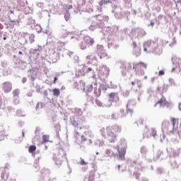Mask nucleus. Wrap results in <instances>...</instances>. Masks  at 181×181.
I'll return each instance as SVG.
<instances>
[{
  "label": "nucleus",
  "instance_id": "338daca9",
  "mask_svg": "<svg viewBox=\"0 0 181 181\" xmlns=\"http://www.w3.org/2000/svg\"><path fill=\"white\" fill-rule=\"evenodd\" d=\"M73 57H74V63H78V61L80 60V59L78 58V56L74 55Z\"/></svg>",
  "mask_w": 181,
  "mask_h": 181
},
{
  "label": "nucleus",
  "instance_id": "c9c22d12",
  "mask_svg": "<svg viewBox=\"0 0 181 181\" xmlns=\"http://www.w3.org/2000/svg\"><path fill=\"white\" fill-rule=\"evenodd\" d=\"M81 76H86V72L84 71V68L78 69V71L76 72V77H80Z\"/></svg>",
  "mask_w": 181,
  "mask_h": 181
},
{
  "label": "nucleus",
  "instance_id": "680f3d73",
  "mask_svg": "<svg viewBox=\"0 0 181 181\" xmlns=\"http://www.w3.org/2000/svg\"><path fill=\"white\" fill-rule=\"evenodd\" d=\"M134 176H135L136 179H139L140 176H141V173H138V171H135L134 173Z\"/></svg>",
  "mask_w": 181,
  "mask_h": 181
},
{
  "label": "nucleus",
  "instance_id": "b1692460",
  "mask_svg": "<svg viewBox=\"0 0 181 181\" xmlns=\"http://www.w3.org/2000/svg\"><path fill=\"white\" fill-rule=\"evenodd\" d=\"M112 1L114 0H100L98 4L99 6H97V11H98V12H101V11H103L101 6H103L104 4L107 5V4H112Z\"/></svg>",
  "mask_w": 181,
  "mask_h": 181
},
{
  "label": "nucleus",
  "instance_id": "9b49d317",
  "mask_svg": "<svg viewBox=\"0 0 181 181\" xmlns=\"http://www.w3.org/2000/svg\"><path fill=\"white\" fill-rule=\"evenodd\" d=\"M133 69L136 71L137 76H144L145 74V69L146 65L144 62H139L137 64H133Z\"/></svg>",
  "mask_w": 181,
  "mask_h": 181
},
{
  "label": "nucleus",
  "instance_id": "0eeeda50",
  "mask_svg": "<svg viewBox=\"0 0 181 181\" xmlns=\"http://www.w3.org/2000/svg\"><path fill=\"white\" fill-rule=\"evenodd\" d=\"M70 122L75 128H81V125H84L86 124V117L71 116Z\"/></svg>",
  "mask_w": 181,
  "mask_h": 181
},
{
  "label": "nucleus",
  "instance_id": "39448f33",
  "mask_svg": "<svg viewBox=\"0 0 181 181\" xmlns=\"http://www.w3.org/2000/svg\"><path fill=\"white\" fill-rule=\"evenodd\" d=\"M115 67H119L121 69L122 75L125 77L128 71L132 69V65L129 62L125 61H119L115 63Z\"/></svg>",
  "mask_w": 181,
  "mask_h": 181
},
{
  "label": "nucleus",
  "instance_id": "ea45409f",
  "mask_svg": "<svg viewBox=\"0 0 181 181\" xmlns=\"http://www.w3.org/2000/svg\"><path fill=\"white\" fill-rule=\"evenodd\" d=\"M144 94V92L142 90H136L135 95L137 97L138 101H141V95Z\"/></svg>",
  "mask_w": 181,
  "mask_h": 181
},
{
  "label": "nucleus",
  "instance_id": "a878e982",
  "mask_svg": "<svg viewBox=\"0 0 181 181\" xmlns=\"http://www.w3.org/2000/svg\"><path fill=\"white\" fill-rule=\"evenodd\" d=\"M28 72H30V74H28V77L30 78V81H35V80H36V77H37L36 71L33 69H30Z\"/></svg>",
  "mask_w": 181,
  "mask_h": 181
},
{
  "label": "nucleus",
  "instance_id": "4be33fe9",
  "mask_svg": "<svg viewBox=\"0 0 181 181\" xmlns=\"http://www.w3.org/2000/svg\"><path fill=\"white\" fill-rule=\"evenodd\" d=\"M133 32H135L137 34V37H144V36H146V31H145L144 28H134Z\"/></svg>",
  "mask_w": 181,
  "mask_h": 181
},
{
  "label": "nucleus",
  "instance_id": "c85d7f7f",
  "mask_svg": "<svg viewBox=\"0 0 181 181\" xmlns=\"http://www.w3.org/2000/svg\"><path fill=\"white\" fill-rule=\"evenodd\" d=\"M1 179L4 181H6L9 179V172L8 171V168H4L1 173Z\"/></svg>",
  "mask_w": 181,
  "mask_h": 181
},
{
  "label": "nucleus",
  "instance_id": "1a4fd4ad",
  "mask_svg": "<svg viewBox=\"0 0 181 181\" xmlns=\"http://www.w3.org/2000/svg\"><path fill=\"white\" fill-rule=\"evenodd\" d=\"M105 31L109 35H107V47L109 49L114 47V28L111 26H107Z\"/></svg>",
  "mask_w": 181,
  "mask_h": 181
},
{
  "label": "nucleus",
  "instance_id": "393cba45",
  "mask_svg": "<svg viewBox=\"0 0 181 181\" xmlns=\"http://www.w3.org/2000/svg\"><path fill=\"white\" fill-rule=\"evenodd\" d=\"M158 104H160V107H169V103L168 101H166V98L165 97H163L159 100L154 105V107H156Z\"/></svg>",
  "mask_w": 181,
  "mask_h": 181
},
{
  "label": "nucleus",
  "instance_id": "f704fd0d",
  "mask_svg": "<svg viewBox=\"0 0 181 181\" xmlns=\"http://www.w3.org/2000/svg\"><path fill=\"white\" fill-rule=\"evenodd\" d=\"M112 127H107L106 128V132H107V136H114V132H112Z\"/></svg>",
  "mask_w": 181,
  "mask_h": 181
},
{
  "label": "nucleus",
  "instance_id": "49530a36",
  "mask_svg": "<svg viewBox=\"0 0 181 181\" xmlns=\"http://www.w3.org/2000/svg\"><path fill=\"white\" fill-rule=\"evenodd\" d=\"M35 151H36V146H30L28 148V152L30 153H33L35 152Z\"/></svg>",
  "mask_w": 181,
  "mask_h": 181
},
{
  "label": "nucleus",
  "instance_id": "423d86ee",
  "mask_svg": "<svg viewBox=\"0 0 181 181\" xmlns=\"http://www.w3.org/2000/svg\"><path fill=\"white\" fill-rule=\"evenodd\" d=\"M8 21L4 23L6 29H15V28H19L21 23V18L17 19H13L12 16H8Z\"/></svg>",
  "mask_w": 181,
  "mask_h": 181
},
{
  "label": "nucleus",
  "instance_id": "f257e3e1",
  "mask_svg": "<svg viewBox=\"0 0 181 181\" xmlns=\"http://www.w3.org/2000/svg\"><path fill=\"white\" fill-rule=\"evenodd\" d=\"M110 74V68L103 66L98 72V77L100 80L103 82V83H100L99 88L97 89V83H94L95 86L94 88V95H95L96 98L100 97L101 91H104L107 90V88H114V86H112V81H110V85H107V78Z\"/></svg>",
  "mask_w": 181,
  "mask_h": 181
},
{
  "label": "nucleus",
  "instance_id": "20e7f679",
  "mask_svg": "<svg viewBox=\"0 0 181 181\" xmlns=\"http://www.w3.org/2000/svg\"><path fill=\"white\" fill-rule=\"evenodd\" d=\"M66 156V151H64L63 148H59L58 150V152L56 153L53 156V159L57 166H62V165H63V162L67 159Z\"/></svg>",
  "mask_w": 181,
  "mask_h": 181
},
{
  "label": "nucleus",
  "instance_id": "6ab92c4d",
  "mask_svg": "<svg viewBox=\"0 0 181 181\" xmlns=\"http://www.w3.org/2000/svg\"><path fill=\"white\" fill-rule=\"evenodd\" d=\"M132 46L133 47L134 56H136V57L141 56V45H139V44H136V42L133 41Z\"/></svg>",
  "mask_w": 181,
  "mask_h": 181
},
{
  "label": "nucleus",
  "instance_id": "de8ad7c7",
  "mask_svg": "<svg viewBox=\"0 0 181 181\" xmlns=\"http://www.w3.org/2000/svg\"><path fill=\"white\" fill-rule=\"evenodd\" d=\"M158 132L156 131V129L152 127L151 132V136H156Z\"/></svg>",
  "mask_w": 181,
  "mask_h": 181
},
{
  "label": "nucleus",
  "instance_id": "2eb2a0df",
  "mask_svg": "<svg viewBox=\"0 0 181 181\" xmlns=\"http://www.w3.org/2000/svg\"><path fill=\"white\" fill-rule=\"evenodd\" d=\"M114 89L116 90L114 93V103L115 107H119L121 105L122 103L121 100H119V96H118V93H121V86L118 85L114 86Z\"/></svg>",
  "mask_w": 181,
  "mask_h": 181
},
{
  "label": "nucleus",
  "instance_id": "6e6d98bb",
  "mask_svg": "<svg viewBox=\"0 0 181 181\" xmlns=\"http://www.w3.org/2000/svg\"><path fill=\"white\" fill-rule=\"evenodd\" d=\"M134 124L139 127V125H142V124H144V119H139V120L137 122H135Z\"/></svg>",
  "mask_w": 181,
  "mask_h": 181
},
{
  "label": "nucleus",
  "instance_id": "774afa93",
  "mask_svg": "<svg viewBox=\"0 0 181 181\" xmlns=\"http://www.w3.org/2000/svg\"><path fill=\"white\" fill-rule=\"evenodd\" d=\"M46 142H49V137H43L42 144H46Z\"/></svg>",
  "mask_w": 181,
  "mask_h": 181
},
{
  "label": "nucleus",
  "instance_id": "864d4df0",
  "mask_svg": "<svg viewBox=\"0 0 181 181\" xmlns=\"http://www.w3.org/2000/svg\"><path fill=\"white\" fill-rule=\"evenodd\" d=\"M1 67H3L4 69L8 68V62H7V61H3V62H1Z\"/></svg>",
  "mask_w": 181,
  "mask_h": 181
},
{
  "label": "nucleus",
  "instance_id": "8fccbe9b",
  "mask_svg": "<svg viewBox=\"0 0 181 181\" xmlns=\"http://www.w3.org/2000/svg\"><path fill=\"white\" fill-rule=\"evenodd\" d=\"M30 43H33L35 42V35L34 34H29L28 35Z\"/></svg>",
  "mask_w": 181,
  "mask_h": 181
},
{
  "label": "nucleus",
  "instance_id": "dca6fc26",
  "mask_svg": "<svg viewBox=\"0 0 181 181\" xmlns=\"http://www.w3.org/2000/svg\"><path fill=\"white\" fill-rule=\"evenodd\" d=\"M96 53L100 57V59H104V57H107L108 55L107 54V52L104 49V46L98 45Z\"/></svg>",
  "mask_w": 181,
  "mask_h": 181
},
{
  "label": "nucleus",
  "instance_id": "052dcab7",
  "mask_svg": "<svg viewBox=\"0 0 181 181\" xmlns=\"http://www.w3.org/2000/svg\"><path fill=\"white\" fill-rule=\"evenodd\" d=\"M115 132H121V127L118 125H115L114 127Z\"/></svg>",
  "mask_w": 181,
  "mask_h": 181
},
{
  "label": "nucleus",
  "instance_id": "cd10ccee",
  "mask_svg": "<svg viewBox=\"0 0 181 181\" xmlns=\"http://www.w3.org/2000/svg\"><path fill=\"white\" fill-rule=\"evenodd\" d=\"M125 115L126 114L124 110L123 109H120V110L115 115V119H119V118H124Z\"/></svg>",
  "mask_w": 181,
  "mask_h": 181
},
{
  "label": "nucleus",
  "instance_id": "bf43d9fd",
  "mask_svg": "<svg viewBox=\"0 0 181 181\" xmlns=\"http://www.w3.org/2000/svg\"><path fill=\"white\" fill-rule=\"evenodd\" d=\"M122 95H123V97H129V90H126L124 91H123Z\"/></svg>",
  "mask_w": 181,
  "mask_h": 181
},
{
  "label": "nucleus",
  "instance_id": "4468645a",
  "mask_svg": "<svg viewBox=\"0 0 181 181\" xmlns=\"http://www.w3.org/2000/svg\"><path fill=\"white\" fill-rule=\"evenodd\" d=\"M40 50H42V46H38L37 48H31L29 50L30 59L37 60L40 56Z\"/></svg>",
  "mask_w": 181,
  "mask_h": 181
},
{
  "label": "nucleus",
  "instance_id": "6e6552de",
  "mask_svg": "<svg viewBox=\"0 0 181 181\" xmlns=\"http://www.w3.org/2000/svg\"><path fill=\"white\" fill-rule=\"evenodd\" d=\"M94 38L86 35L83 37V41L79 44V46L82 50H86L87 47H90V46H93L94 45Z\"/></svg>",
  "mask_w": 181,
  "mask_h": 181
},
{
  "label": "nucleus",
  "instance_id": "13d9d810",
  "mask_svg": "<svg viewBox=\"0 0 181 181\" xmlns=\"http://www.w3.org/2000/svg\"><path fill=\"white\" fill-rule=\"evenodd\" d=\"M6 110L8 112H15V108L12 107V106L7 107Z\"/></svg>",
  "mask_w": 181,
  "mask_h": 181
},
{
  "label": "nucleus",
  "instance_id": "e433bc0d",
  "mask_svg": "<svg viewBox=\"0 0 181 181\" xmlns=\"http://www.w3.org/2000/svg\"><path fill=\"white\" fill-rule=\"evenodd\" d=\"M121 8H117L116 10H115V16L117 19H121L122 18V13L119 12H117V11L120 10Z\"/></svg>",
  "mask_w": 181,
  "mask_h": 181
},
{
  "label": "nucleus",
  "instance_id": "a19ab883",
  "mask_svg": "<svg viewBox=\"0 0 181 181\" xmlns=\"http://www.w3.org/2000/svg\"><path fill=\"white\" fill-rule=\"evenodd\" d=\"M71 33H69V32H67V30H63L62 37H63V39H66V37H67V36H69V35H71Z\"/></svg>",
  "mask_w": 181,
  "mask_h": 181
},
{
  "label": "nucleus",
  "instance_id": "f3484780",
  "mask_svg": "<svg viewBox=\"0 0 181 181\" xmlns=\"http://www.w3.org/2000/svg\"><path fill=\"white\" fill-rule=\"evenodd\" d=\"M135 105H136L135 100H129L127 104V112H129L131 115H132V114H134V107H135Z\"/></svg>",
  "mask_w": 181,
  "mask_h": 181
},
{
  "label": "nucleus",
  "instance_id": "e2e57ef3",
  "mask_svg": "<svg viewBox=\"0 0 181 181\" xmlns=\"http://www.w3.org/2000/svg\"><path fill=\"white\" fill-rule=\"evenodd\" d=\"M171 121L173 122L171 126L173 127V131H175V125H176V119L175 118H172Z\"/></svg>",
  "mask_w": 181,
  "mask_h": 181
},
{
  "label": "nucleus",
  "instance_id": "7c9ffc66",
  "mask_svg": "<svg viewBox=\"0 0 181 181\" xmlns=\"http://www.w3.org/2000/svg\"><path fill=\"white\" fill-rule=\"evenodd\" d=\"M172 128V124H170L169 121L164 120L162 123V129H169Z\"/></svg>",
  "mask_w": 181,
  "mask_h": 181
},
{
  "label": "nucleus",
  "instance_id": "2f4dec72",
  "mask_svg": "<svg viewBox=\"0 0 181 181\" xmlns=\"http://www.w3.org/2000/svg\"><path fill=\"white\" fill-rule=\"evenodd\" d=\"M18 57L21 60H30V54L26 53L25 52H23V54L22 55H19Z\"/></svg>",
  "mask_w": 181,
  "mask_h": 181
},
{
  "label": "nucleus",
  "instance_id": "79ce46f5",
  "mask_svg": "<svg viewBox=\"0 0 181 181\" xmlns=\"http://www.w3.org/2000/svg\"><path fill=\"white\" fill-rule=\"evenodd\" d=\"M20 43L21 45H23V46H25V45L28 44V40L26 39V37H23L20 40Z\"/></svg>",
  "mask_w": 181,
  "mask_h": 181
},
{
  "label": "nucleus",
  "instance_id": "09e8293b",
  "mask_svg": "<svg viewBox=\"0 0 181 181\" xmlns=\"http://www.w3.org/2000/svg\"><path fill=\"white\" fill-rule=\"evenodd\" d=\"M35 90H36V93H37L38 94H42V91H40L41 88H40V84L36 83Z\"/></svg>",
  "mask_w": 181,
  "mask_h": 181
},
{
  "label": "nucleus",
  "instance_id": "58836bf2",
  "mask_svg": "<svg viewBox=\"0 0 181 181\" xmlns=\"http://www.w3.org/2000/svg\"><path fill=\"white\" fill-rule=\"evenodd\" d=\"M36 30V32L37 33H40V32H42V26H40V25H39V24H35V25H33V30Z\"/></svg>",
  "mask_w": 181,
  "mask_h": 181
},
{
  "label": "nucleus",
  "instance_id": "a18cd8bd",
  "mask_svg": "<svg viewBox=\"0 0 181 181\" xmlns=\"http://www.w3.org/2000/svg\"><path fill=\"white\" fill-rule=\"evenodd\" d=\"M53 95L55 97H59V95H60V89L59 88H54L53 90Z\"/></svg>",
  "mask_w": 181,
  "mask_h": 181
},
{
  "label": "nucleus",
  "instance_id": "72a5a7b5",
  "mask_svg": "<svg viewBox=\"0 0 181 181\" xmlns=\"http://www.w3.org/2000/svg\"><path fill=\"white\" fill-rule=\"evenodd\" d=\"M35 21L33 20L32 17H30L28 18L27 25L28 26H30L31 29H33L34 25H36V23H35Z\"/></svg>",
  "mask_w": 181,
  "mask_h": 181
},
{
  "label": "nucleus",
  "instance_id": "bb28decb",
  "mask_svg": "<svg viewBox=\"0 0 181 181\" xmlns=\"http://www.w3.org/2000/svg\"><path fill=\"white\" fill-rule=\"evenodd\" d=\"M93 84H89V85L86 86V83H84L83 91V93H86V96H87V95H88L89 93H91V91H93Z\"/></svg>",
  "mask_w": 181,
  "mask_h": 181
},
{
  "label": "nucleus",
  "instance_id": "4d7b16f0",
  "mask_svg": "<svg viewBox=\"0 0 181 181\" xmlns=\"http://www.w3.org/2000/svg\"><path fill=\"white\" fill-rule=\"evenodd\" d=\"M24 13H25V15H28V14L30 13V8L29 6L25 7V8H24Z\"/></svg>",
  "mask_w": 181,
  "mask_h": 181
},
{
  "label": "nucleus",
  "instance_id": "9d476101",
  "mask_svg": "<svg viewBox=\"0 0 181 181\" xmlns=\"http://www.w3.org/2000/svg\"><path fill=\"white\" fill-rule=\"evenodd\" d=\"M117 158L119 160H125V154L127 153V144L122 143L117 146Z\"/></svg>",
  "mask_w": 181,
  "mask_h": 181
},
{
  "label": "nucleus",
  "instance_id": "ddd939ff",
  "mask_svg": "<svg viewBox=\"0 0 181 181\" xmlns=\"http://www.w3.org/2000/svg\"><path fill=\"white\" fill-rule=\"evenodd\" d=\"M109 100H107V103H103V102L100 101V100L96 99L95 103L98 107H107L110 108L111 105H112V103H114V92L110 93L108 94Z\"/></svg>",
  "mask_w": 181,
  "mask_h": 181
},
{
  "label": "nucleus",
  "instance_id": "c03bdc74",
  "mask_svg": "<svg viewBox=\"0 0 181 181\" xmlns=\"http://www.w3.org/2000/svg\"><path fill=\"white\" fill-rule=\"evenodd\" d=\"M64 19L66 22L70 20V12L69 10H66V13H64Z\"/></svg>",
  "mask_w": 181,
  "mask_h": 181
},
{
  "label": "nucleus",
  "instance_id": "a211bd4d",
  "mask_svg": "<svg viewBox=\"0 0 181 181\" xmlns=\"http://www.w3.org/2000/svg\"><path fill=\"white\" fill-rule=\"evenodd\" d=\"M173 69L171 70L172 73L175 71V70H178V71H181V59L179 58H175L173 59Z\"/></svg>",
  "mask_w": 181,
  "mask_h": 181
},
{
  "label": "nucleus",
  "instance_id": "5701e85b",
  "mask_svg": "<svg viewBox=\"0 0 181 181\" xmlns=\"http://www.w3.org/2000/svg\"><path fill=\"white\" fill-rule=\"evenodd\" d=\"M2 88L4 93H11L12 91V83L11 82H4Z\"/></svg>",
  "mask_w": 181,
  "mask_h": 181
},
{
  "label": "nucleus",
  "instance_id": "3c124183",
  "mask_svg": "<svg viewBox=\"0 0 181 181\" xmlns=\"http://www.w3.org/2000/svg\"><path fill=\"white\" fill-rule=\"evenodd\" d=\"M13 98L19 97V89H16L13 91Z\"/></svg>",
  "mask_w": 181,
  "mask_h": 181
},
{
  "label": "nucleus",
  "instance_id": "473e14b6",
  "mask_svg": "<svg viewBox=\"0 0 181 181\" xmlns=\"http://www.w3.org/2000/svg\"><path fill=\"white\" fill-rule=\"evenodd\" d=\"M74 114V117H81V118H84L83 116V110H81V109L76 108Z\"/></svg>",
  "mask_w": 181,
  "mask_h": 181
},
{
  "label": "nucleus",
  "instance_id": "f03ea898",
  "mask_svg": "<svg viewBox=\"0 0 181 181\" xmlns=\"http://www.w3.org/2000/svg\"><path fill=\"white\" fill-rule=\"evenodd\" d=\"M144 50L148 53H153L157 56H160L163 49L160 46L158 45L156 41L148 40L144 44Z\"/></svg>",
  "mask_w": 181,
  "mask_h": 181
},
{
  "label": "nucleus",
  "instance_id": "603ef678",
  "mask_svg": "<svg viewBox=\"0 0 181 181\" xmlns=\"http://www.w3.org/2000/svg\"><path fill=\"white\" fill-rule=\"evenodd\" d=\"M54 129H56V135L57 136H60V134H59V131H60V125L57 124L54 127Z\"/></svg>",
  "mask_w": 181,
  "mask_h": 181
},
{
  "label": "nucleus",
  "instance_id": "4c0bfd02",
  "mask_svg": "<svg viewBox=\"0 0 181 181\" xmlns=\"http://www.w3.org/2000/svg\"><path fill=\"white\" fill-rule=\"evenodd\" d=\"M2 74L4 76H9L11 74V69L9 68H4Z\"/></svg>",
  "mask_w": 181,
  "mask_h": 181
},
{
  "label": "nucleus",
  "instance_id": "5fc2aeb1",
  "mask_svg": "<svg viewBox=\"0 0 181 181\" xmlns=\"http://www.w3.org/2000/svg\"><path fill=\"white\" fill-rule=\"evenodd\" d=\"M156 23H155V21L151 20L150 21V23H148L147 26H148V28H153L155 26Z\"/></svg>",
  "mask_w": 181,
  "mask_h": 181
},
{
  "label": "nucleus",
  "instance_id": "412c9836",
  "mask_svg": "<svg viewBox=\"0 0 181 181\" xmlns=\"http://www.w3.org/2000/svg\"><path fill=\"white\" fill-rule=\"evenodd\" d=\"M16 65L18 69H21V70H25V69H26V66H28V63L26 62V61L18 59L16 62Z\"/></svg>",
  "mask_w": 181,
  "mask_h": 181
},
{
  "label": "nucleus",
  "instance_id": "37998d69",
  "mask_svg": "<svg viewBox=\"0 0 181 181\" xmlns=\"http://www.w3.org/2000/svg\"><path fill=\"white\" fill-rule=\"evenodd\" d=\"M16 115L18 117H26V115H25V112H23V111H22L21 110H18L16 111Z\"/></svg>",
  "mask_w": 181,
  "mask_h": 181
},
{
  "label": "nucleus",
  "instance_id": "0e129e2a",
  "mask_svg": "<svg viewBox=\"0 0 181 181\" xmlns=\"http://www.w3.org/2000/svg\"><path fill=\"white\" fill-rule=\"evenodd\" d=\"M158 76L160 77V76H165V69L159 71L158 73Z\"/></svg>",
  "mask_w": 181,
  "mask_h": 181
},
{
  "label": "nucleus",
  "instance_id": "69168bd1",
  "mask_svg": "<svg viewBox=\"0 0 181 181\" xmlns=\"http://www.w3.org/2000/svg\"><path fill=\"white\" fill-rule=\"evenodd\" d=\"M35 135H39L40 134V127H37L35 128Z\"/></svg>",
  "mask_w": 181,
  "mask_h": 181
},
{
  "label": "nucleus",
  "instance_id": "f8f14e48",
  "mask_svg": "<svg viewBox=\"0 0 181 181\" xmlns=\"http://www.w3.org/2000/svg\"><path fill=\"white\" fill-rule=\"evenodd\" d=\"M45 59L47 60L48 63H57V61L60 59V53L53 51L49 55H46Z\"/></svg>",
  "mask_w": 181,
  "mask_h": 181
},
{
  "label": "nucleus",
  "instance_id": "c756f323",
  "mask_svg": "<svg viewBox=\"0 0 181 181\" xmlns=\"http://www.w3.org/2000/svg\"><path fill=\"white\" fill-rule=\"evenodd\" d=\"M26 5H28V1H26V0H18L17 1V6H18V8H20V9H23L25 8V6H26Z\"/></svg>",
  "mask_w": 181,
  "mask_h": 181
},
{
  "label": "nucleus",
  "instance_id": "aec40b11",
  "mask_svg": "<svg viewBox=\"0 0 181 181\" xmlns=\"http://www.w3.org/2000/svg\"><path fill=\"white\" fill-rule=\"evenodd\" d=\"M115 30H116L115 33V37L116 40H124V32L122 30H119L117 26H115Z\"/></svg>",
  "mask_w": 181,
  "mask_h": 181
},
{
  "label": "nucleus",
  "instance_id": "7ed1b4c3",
  "mask_svg": "<svg viewBox=\"0 0 181 181\" xmlns=\"http://www.w3.org/2000/svg\"><path fill=\"white\" fill-rule=\"evenodd\" d=\"M95 18H96V20L93 21L89 26V30L92 32H94L95 29H104V26H105L104 21L108 22L110 19L108 16H103V14L96 15Z\"/></svg>",
  "mask_w": 181,
  "mask_h": 181
}]
</instances>
